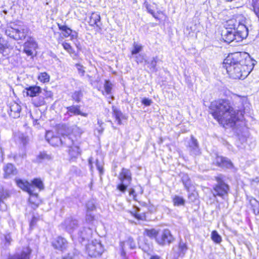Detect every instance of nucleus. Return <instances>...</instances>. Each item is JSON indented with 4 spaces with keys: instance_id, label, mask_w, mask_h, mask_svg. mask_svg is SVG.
<instances>
[{
    "instance_id": "nucleus-46",
    "label": "nucleus",
    "mask_w": 259,
    "mask_h": 259,
    "mask_svg": "<svg viewBox=\"0 0 259 259\" xmlns=\"http://www.w3.org/2000/svg\"><path fill=\"white\" fill-rule=\"evenodd\" d=\"M31 185H32L33 188H34V186L39 188V189H42L44 188V185L42 181L39 179H34L32 181Z\"/></svg>"
},
{
    "instance_id": "nucleus-58",
    "label": "nucleus",
    "mask_w": 259,
    "mask_h": 259,
    "mask_svg": "<svg viewBox=\"0 0 259 259\" xmlns=\"http://www.w3.org/2000/svg\"><path fill=\"white\" fill-rule=\"evenodd\" d=\"M24 52L28 55V56H31L33 54V50L29 49L28 48L26 47V46H24Z\"/></svg>"
},
{
    "instance_id": "nucleus-51",
    "label": "nucleus",
    "mask_w": 259,
    "mask_h": 259,
    "mask_svg": "<svg viewBox=\"0 0 259 259\" xmlns=\"http://www.w3.org/2000/svg\"><path fill=\"white\" fill-rule=\"evenodd\" d=\"M95 220V215L93 212H86L85 221L88 223H91Z\"/></svg>"
},
{
    "instance_id": "nucleus-23",
    "label": "nucleus",
    "mask_w": 259,
    "mask_h": 259,
    "mask_svg": "<svg viewBox=\"0 0 259 259\" xmlns=\"http://www.w3.org/2000/svg\"><path fill=\"white\" fill-rule=\"evenodd\" d=\"M158 57H155L150 60H145V65H147V67L152 72H156L157 71L156 64L158 61Z\"/></svg>"
},
{
    "instance_id": "nucleus-55",
    "label": "nucleus",
    "mask_w": 259,
    "mask_h": 259,
    "mask_svg": "<svg viewBox=\"0 0 259 259\" xmlns=\"http://www.w3.org/2000/svg\"><path fill=\"white\" fill-rule=\"evenodd\" d=\"M142 103L146 106H149L152 103V101H151V100H150L148 98H145L142 99Z\"/></svg>"
},
{
    "instance_id": "nucleus-50",
    "label": "nucleus",
    "mask_w": 259,
    "mask_h": 259,
    "mask_svg": "<svg viewBox=\"0 0 259 259\" xmlns=\"http://www.w3.org/2000/svg\"><path fill=\"white\" fill-rule=\"evenodd\" d=\"M96 165L97 167V169L99 170L100 174L101 175L104 172V169H103V163L102 161H100L98 159L96 160Z\"/></svg>"
},
{
    "instance_id": "nucleus-40",
    "label": "nucleus",
    "mask_w": 259,
    "mask_h": 259,
    "mask_svg": "<svg viewBox=\"0 0 259 259\" xmlns=\"http://www.w3.org/2000/svg\"><path fill=\"white\" fill-rule=\"evenodd\" d=\"M252 6L254 12L259 20V0H252Z\"/></svg>"
},
{
    "instance_id": "nucleus-1",
    "label": "nucleus",
    "mask_w": 259,
    "mask_h": 259,
    "mask_svg": "<svg viewBox=\"0 0 259 259\" xmlns=\"http://www.w3.org/2000/svg\"><path fill=\"white\" fill-rule=\"evenodd\" d=\"M256 61L245 52H236L229 54L224 60L225 68L231 78H244L252 70Z\"/></svg>"
},
{
    "instance_id": "nucleus-35",
    "label": "nucleus",
    "mask_w": 259,
    "mask_h": 259,
    "mask_svg": "<svg viewBox=\"0 0 259 259\" xmlns=\"http://www.w3.org/2000/svg\"><path fill=\"white\" fill-rule=\"evenodd\" d=\"M172 202L175 206H179L184 205L185 200L182 197L176 195L172 199Z\"/></svg>"
},
{
    "instance_id": "nucleus-37",
    "label": "nucleus",
    "mask_w": 259,
    "mask_h": 259,
    "mask_svg": "<svg viewBox=\"0 0 259 259\" xmlns=\"http://www.w3.org/2000/svg\"><path fill=\"white\" fill-rule=\"evenodd\" d=\"M86 212H93L96 209L95 201L93 200H89L86 203Z\"/></svg>"
},
{
    "instance_id": "nucleus-13",
    "label": "nucleus",
    "mask_w": 259,
    "mask_h": 259,
    "mask_svg": "<svg viewBox=\"0 0 259 259\" xmlns=\"http://www.w3.org/2000/svg\"><path fill=\"white\" fill-rule=\"evenodd\" d=\"M189 150L191 155H198L200 154V149L197 140L191 136V140L189 142Z\"/></svg>"
},
{
    "instance_id": "nucleus-64",
    "label": "nucleus",
    "mask_w": 259,
    "mask_h": 259,
    "mask_svg": "<svg viewBox=\"0 0 259 259\" xmlns=\"http://www.w3.org/2000/svg\"><path fill=\"white\" fill-rule=\"evenodd\" d=\"M45 98H48L52 96V93L51 92H46Z\"/></svg>"
},
{
    "instance_id": "nucleus-62",
    "label": "nucleus",
    "mask_w": 259,
    "mask_h": 259,
    "mask_svg": "<svg viewBox=\"0 0 259 259\" xmlns=\"http://www.w3.org/2000/svg\"><path fill=\"white\" fill-rule=\"evenodd\" d=\"M188 197L189 199L193 201L196 199V196L194 193H191L189 194Z\"/></svg>"
},
{
    "instance_id": "nucleus-15",
    "label": "nucleus",
    "mask_w": 259,
    "mask_h": 259,
    "mask_svg": "<svg viewBox=\"0 0 259 259\" xmlns=\"http://www.w3.org/2000/svg\"><path fill=\"white\" fill-rule=\"evenodd\" d=\"M67 111L66 114L69 116L80 115L83 117H87L88 113L81 112L80 110V106L72 105L66 108Z\"/></svg>"
},
{
    "instance_id": "nucleus-11",
    "label": "nucleus",
    "mask_w": 259,
    "mask_h": 259,
    "mask_svg": "<svg viewBox=\"0 0 259 259\" xmlns=\"http://www.w3.org/2000/svg\"><path fill=\"white\" fill-rule=\"evenodd\" d=\"M61 145H64L67 147H70L71 146L76 144L78 142V139L75 138L73 134H62L61 135Z\"/></svg>"
},
{
    "instance_id": "nucleus-43",
    "label": "nucleus",
    "mask_w": 259,
    "mask_h": 259,
    "mask_svg": "<svg viewBox=\"0 0 259 259\" xmlns=\"http://www.w3.org/2000/svg\"><path fill=\"white\" fill-rule=\"evenodd\" d=\"M211 239L217 243H219L222 241L221 236L216 231H213L211 233Z\"/></svg>"
},
{
    "instance_id": "nucleus-27",
    "label": "nucleus",
    "mask_w": 259,
    "mask_h": 259,
    "mask_svg": "<svg viewBox=\"0 0 259 259\" xmlns=\"http://www.w3.org/2000/svg\"><path fill=\"white\" fill-rule=\"evenodd\" d=\"M112 116L115 118L117 124L120 125L121 124V118L123 116V114L121 111L118 109L116 107L113 106L112 107Z\"/></svg>"
},
{
    "instance_id": "nucleus-41",
    "label": "nucleus",
    "mask_w": 259,
    "mask_h": 259,
    "mask_svg": "<svg viewBox=\"0 0 259 259\" xmlns=\"http://www.w3.org/2000/svg\"><path fill=\"white\" fill-rule=\"evenodd\" d=\"M38 78L41 82H47L50 80V76L46 72H42L39 74Z\"/></svg>"
},
{
    "instance_id": "nucleus-20",
    "label": "nucleus",
    "mask_w": 259,
    "mask_h": 259,
    "mask_svg": "<svg viewBox=\"0 0 259 259\" xmlns=\"http://www.w3.org/2000/svg\"><path fill=\"white\" fill-rule=\"evenodd\" d=\"M92 230L89 228H84L78 233V240L82 242L88 241L91 237Z\"/></svg>"
},
{
    "instance_id": "nucleus-12",
    "label": "nucleus",
    "mask_w": 259,
    "mask_h": 259,
    "mask_svg": "<svg viewBox=\"0 0 259 259\" xmlns=\"http://www.w3.org/2000/svg\"><path fill=\"white\" fill-rule=\"evenodd\" d=\"M10 191L2 187H0V211H5L7 209V205L4 201L10 197Z\"/></svg>"
},
{
    "instance_id": "nucleus-36",
    "label": "nucleus",
    "mask_w": 259,
    "mask_h": 259,
    "mask_svg": "<svg viewBox=\"0 0 259 259\" xmlns=\"http://www.w3.org/2000/svg\"><path fill=\"white\" fill-rule=\"evenodd\" d=\"M145 233L146 235L149 237L150 238H154L156 240V238L158 237L159 232L158 231H157L155 229H151L148 230L146 229L145 230Z\"/></svg>"
},
{
    "instance_id": "nucleus-47",
    "label": "nucleus",
    "mask_w": 259,
    "mask_h": 259,
    "mask_svg": "<svg viewBox=\"0 0 259 259\" xmlns=\"http://www.w3.org/2000/svg\"><path fill=\"white\" fill-rule=\"evenodd\" d=\"M63 48L70 55L74 54L75 51L71 45L67 42H63L62 44Z\"/></svg>"
},
{
    "instance_id": "nucleus-4",
    "label": "nucleus",
    "mask_w": 259,
    "mask_h": 259,
    "mask_svg": "<svg viewBox=\"0 0 259 259\" xmlns=\"http://www.w3.org/2000/svg\"><path fill=\"white\" fill-rule=\"evenodd\" d=\"M118 179L120 183L117 186V189L122 193H125L127 186L132 181V174L128 169L122 168L119 174Z\"/></svg>"
},
{
    "instance_id": "nucleus-34",
    "label": "nucleus",
    "mask_w": 259,
    "mask_h": 259,
    "mask_svg": "<svg viewBox=\"0 0 259 259\" xmlns=\"http://www.w3.org/2000/svg\"><path fill=\"white\" fill-rule=\"evenodd\" d=\"M58 27L62 31L64 37H67L71 35L72 30L66 25H61L58 24Z\"/></svg>"
},
{
    "instance_id": "nucleus-22",
    "label": "nucleus",
    "mask_w": 259,
    "mask_h": 259,
    "mask_svg": "<svg viewBox=\"0 0 259 259\" xmlns=\"http://www.w3.org/2000/svg\"><path fill=\"white\" fill-rule=\"evenodd\" d=\"M79 143L78 142L76 144L69 147V154L71 159H75L81 154V150L79 147Z\"/></svg>"
},
{
    "instance_id": "nucleus-9",
    "label": "nucleus",
    "mask_w": 259,
    "mask_h": 259,
    "mask_svg": "<svg viewBox=\"0 0 259 259\" xmlns=\"http://www.w3.org/2000/svg\"><path fill=\"white\" fill-rule=\"evenodd\" d=\"M52 244L55 249L62 252L65 251L68 246V242L66 239L60 236L55 238Z\"/></svg>"
},
{
    "instance_id": "nucleus-39",
    "label": "nucleus",
    "mask_w": 259,
    "mask_h": 259,
    "mask_svg": "<svg viewBox=\"0 0 259 259\" xmlns=\"http://www.w3.org/2000/svg\"><path fill=\"white\" fill-rule=\"evenodd\" d=\"M104 88L105 90V92L107 95H109L111 94L112 88V84L110 82L109 80H106L105 81Z\"/></svg>"
},
{
    "instance_id": "nucleus-48",
    "label": "nucleus",
    "mask_w": 259,
    "mask_h": 259,
    "mask_svg": "<svg viewBox=\"0 0 259 259\" xmlns=\"http://www.w3.org/2000/svg\"><path fill=\"white\" fill-rule=\"evenodd\" d=\"M24 46H26V47L28 48L29 49L34 50L36 48L37 44L34 40L30 39L26 41L24 44Z\"/></svg>"
},
{
    "instance_id": "nucleus-3",
    "label": "nucleus",
    "mask_w": 259,
    "mask_h": 259,
    "mask_svg": "<svg viewBox=\"0 0 259 259\" xmlns=\"http://www.w3.org/2000/svg\"><path fill=\"white\" fill-rule=\"evenodd\" d=\"M249 23V20L241 15L227 20L222 32L223 39L228 44L241 41L248 36Z\"/></svg>"
},
{
    "instance_id": "nucleus-54",
    "label": "nucleus",
    "mask_w": 259,
    "mask_h": 259,
    "mask_svg": "<svg viewBox=\"0 0 259 259\" xmlns=\"http://www.w3.org/2000/svg\"><path fill=\"white\" fill-rule=\"evenodd\" d=\"M78 253V251L74 249L73 253H68L67 256H64L63 259H73V256L77 255Z\"/></svg>"
},
{
    "instance_id": "nucleus-30",
    "label": "nucleus",
    "mask_w": 259,
    "mask_h": 259,
    "mask_svg": "<svg viewBox=\"0 0 259 259\" xmlns=\"http://www.w3.org/2000/svg\"><path fill=\"white\" fill-rule=\"evenodd\" d=\"M35 97V98L32 100V103L35 107H40L45 105V101L44 96L38 95Z\"/></svg>"
},
{
    "instance_id": "nucleus-56",
    "label": "nucleus",
    "mask_w": 259,
    "mask_h": 259,
    "mask_svg": "<svg viewBox=\"0 0 259 259\" xmlns=\"http://www.w3.org/2000/svg\"><path fill=\"white\" fill-rule=\"evenodd\" d=\"M76 66L77 67V70H78V73L81 76H83L85 71H84V70L83 69V66L80 65H79V64H76Z\"/></svg>"
},
{
    "instance_id": "nucleus-6",
    "label": "nucleus",
    "mask_w": 259,
    "mask_h": 259,
    "mask_svg": "<svg viewBox=\"0 0 259 259\" xmlns=\"http://www.w3.org/2000/svg\"><path fill=\"white\" fill-rule=\"evenodd\" d=\"M86 249L89 255L91 257L100 256L104 251L103 246L100 241L97 240L92 241L91 243L88 244Z\"/></svg>"
},
{
    "instance_id": "nucleus-38",
    "label": "nucleus",
    "mask_w": 259,
    "mask_h": 259,
    "mask_svg": "<svg viewBox=\"0 0 259 259\" xmlns=\"http://www.w3.org/2000/svg\"><path fill=\"white\" fill-rule=\"evenodd\" d=\"M122 244L123 248L124 249L125 245L129 246L131 249H134L136 247V243L132 238H128L125 242H121L120 244ZM121 246V245H120Z\"/></svg>"
},
{
    "instance_id": "nucleus-59",
    "label": "nucleus",
    "mask_w": 259,
    "mask_h": 259,
    "mask_svg": "<svg viewBox=\"0 0 259 259\" xmlns=\"http://www.w3.org/2000/svg\"><path fill=\"white\" fill-rule=\"evenodd\" d=\"M37 220L38 219L35 217L33 216L30 223V227L33 226L36 224Z\"/></svg>"
},
{
    "instance_id": "nucleus-29",
    "label": "nucleus",
    "mask_w": 259,
    "mask_h": 259,
    "mask_svg": "<svg viewBox=\"0 0 259 259\" xmlns=\"http://www.w3.org/2000/svg\"><path fill=\"white\" fill-rule=\"evenodd\" d=\"M36 159L38 162H42L51 160L52 156L51 154H49L46 152L43 151L39 153Z\"/></svg>"
},
{
    "instance_id": "nucleus-33",
    "label": "nucleus",
    "mask_w": 259,
    "mask_h": 259,
    "mask_svg": "<svg viewBox=\"0 0 259 259\" xmlns=\"http://www.w3.org/2000/svg\"><path fill=\"white\" fill-rule=\"evenodd\" d=\"M17 29L12 27L8 28L5 31V33L8 36L16 40H17Z\"/></svg>"
},
{
    "instance_id": "nucleus-14",
    "label": "nucleus",
    "mask_w": 259,
    "mask_h": 259,
    "mask_svg": "<svg viewBox=\"0 0 259 259\" xmlns=\"http://www.w3.org/2000/svg\"><path fill=\"white\" fill-rule=\"evenodd\" d=\"M15 182L18 187L20 189L24 191L27 192L30 194H32L33 191V186L28 181L23 180L20 179H16Z\"/></svg>"
},
{
    "instance_id": "nucleus-57",
    "label": "nucleus",
    "mask_w": 259,
    "mask_h": 259,
    "mask_svg": "<svg viewBox=\"0 0 259 259\" xmlns=\"http://www.w3.org/2000/svg\"><path fill=\"white\" fill-rule=\"evenodd\" d=\"M144 60V56L141 54H139L136 57L135 61L137 62V63H141L143 62Z\"/></svg>"
},
{
    "instance_id": "nucleus-31",
    "label": "nucleus",
    "mask_w": 259,
    "mask_h": 259,
    "mask_svg": "<svg viewBox=\"0 0 259 259\" xmlns=\"http://www.w3.org/2000/svg\"><path fill=\"white\" fill-rule=\"evenodd\" d=\"M15 140L16 142L22 144L23 146H25L27 143L28 139L23 134L18 133L15 136Z\"/></svg>"
},
{
    "instance_id": "nucleus-53",
    "label": "nucleus",
    "mask_w": 259,
    "mask_h": 259,
    "mask_svg": "<svg viewBox=\"0 0 259 259\" xmlns=\"http://www.w3.org/2000/svg\"><path fill=\"white\" fill-rule=\"evenodd\" d=\"M5 238V245L6 247L9 246L11 244V242L12 241L11 238V236L10 234H7L4 235Z\"/></svg>"
},
{
    "instance_id": "nucleus-26",
    "label": "nucleus",
    "mask_w": 259,
    "mask_h": 259,
    "mask_svg": "<svg viewBox=\"0 0 259 259\" xmlns=\"http://www.w3.org/2000/svg\"><path fill=\"white\" fill-rule=\"evenodd\" d=\"M31 250L29 248H26L23 250L21 254H15L10 256L8 259H29Z\"/></svg>"
},
{
    "instance_id": "nucleus-21",
    "label": "nucleus",
    "mask_w": 259,
    "mask_h": 259,
    "mask_svg": "<svg viewBox=\"0 0 259 259\" xmlns=\"http://www.w3.org/2000/svg\"><path fill=\"white\" fill-rule=\"evenodd\" d=\"M89 23L91 26H96L101 29V23L100 14L97 13H93L90 17Z\"/></svg>"
},
{
    "instance_id": "nucleus-44",
    "label": "nucleus",
    "mask_w": 259,
    "mask_h": 259,
    "mask_svg": "<svg viewBox=\"0 0 259 259\" xmlns=\"http://www.w3.org/2000/svg\"><path fill=\"white\" fill-rule=\"evenodd\" d=\"M82 97V94L80 91L74 92L72 95V99L77 103L80 101Z\"/></svg>"
},
{
    "instance_id": "nucleus-19",
    "label": "nucleus",
    "mask_w": 259,
    "mask_h": 259,
    "mask_svg": "<svg viewBox=\"0 0 259 259\" xmlns=\"http://www.w3.org/2000/svg\"><path fill=\"white\" fill-rule=\"evenodd\" d=\"M174 251L176 253L177 257H183L188 250V247L186 242L180 240L178 247L174 248Z\"/></svg>"
},
{
    "instance_id": "nucleus-42",
    "label": "nucleus",
    "mask_w": 259,
    "mask_h": 259,
    "mask_svg": "<svg viewBox=\"0 0 259 259\" xmlns=\"http://www.w3.org/2000/svg\"><path fill=\"white\" fill-rule=\"evenodd\" d=\"M142 45L134 42L133 44V49L131 52L132 55H134L138 54L142 51Z\"/></svg>"
},
{
    "instance_id": "nucleus-45",
    "label": "nucleus",
    "mask_w": 259,
    "mask_h": 259,
    "mask_svg": "<svg viewBox=\"0 0 259 259\" xmlns=\"http://www.w3.org/2000/svg\"><path fill=\"white\" fill-rule=\"evenodd\" d=\"M8 48V44L7 41L0 36V53H3L6 49Z\"/></svg>"
},
{
    "instance_id": "nucleus-63",
    "label": "nucleus",
    "mask_w": 259,
    "mask_h": 259,
    "mask_svg": "<svg viewBox=\"0 0 259 259\" xmlns=\"http://www.w3.org/2000/svg\"><path fill=\"white\" fill-rule=\"evenodd\" d=\"M89 164L90 167V170L91 171H93V162H92V158L91 157L89 159Z\"/></svg>"
},
{
    "instance_id": "nucleus-61",
    "label": "nucleus",
    "mask_w": 259,
    "mask_h": 259,
    "mask_svg": "<svg viewBox=\"0 0 259 259\" xmlns=\"http://www.w3.org/2000/svg\"><path fill=\"white\" fill-rule=\"evenodd\" d=\"M129 194L130 196H133L134 197H135L136 196L135 191L133 188H131L130 189Z\"/></svg>"
},
{
    "instance_id": "nucleus-18",
    "label": "nucleus",
    "mask_w": 259,
    "mask_h": 259,
    "mask_svg": "<svg viewBox=\"0 0 259 259\" xmlns=\"http://www.w3.org/2000/svg\"><path fill=\"white\" fill-rule=\"evenodd\" d=\"M21 111V106L18 103L13 102L10 106L9 114L12 117L17 118L20 117Z\"/></svg>"
},
{
    "instance_id": "nucleus-17",
    "label": "nucleus",
    "mask_w": 259,
    "mask_h": 259,
    "mask_svg": "<svg viewBox=\"0 0 259 259\" xmlns=\"http://www.w3.org/2000/svg\"><path fill=\"white\" fill-rule=\"evenodd\" d=\"M214 162L216 164L220 167L231 168L233 167L232 162L227 158L223 156H217Z\"/></svg>"
},
{
    "instance_id": "nucleus-24",
    "label": "nucleus",
    "mask_w": 259,
    "mask_h": 259,
    "mask_svg": "<svg viewBox=\"0 0 259 259\" xmlns=\"http://www.w3.org/2000/svg\"><path fill=\"white\" fill-rule=\"evenodd\" d=\"M26 94L31 97H36L41 93V88L39 87L33 85L26 88Z\"/></svg>"
},
{
    "instance_id": "nucleus-16",
    "label": "nucleus",
    "mask_w": 259,
    "mask_h": 259,
    "mask_svg": "<svg viewBox=\"0 0 259 259\" xmlns=\"http://www.w3.org/2000/svg\"><path fill=\"white\" fill-rule=\"evenodd\" d=\"M47 141L53 146H59L61 145V138L52 135V132H47L46 135Z\"/></svg>"
},
{
    "instance_id": "nucleus-60",
    "label": "nucleus",
    "mask_w": 259,
    "mask_h": 259,
    "mask_svg": "<svg viewBox=\"0 0 259 259\" xmlns=\"http://www.w3.org/2000/svg\"><path fill=\"white\" fill-rule=\"evenodd\" d=\"M121 256L122 257V259H126L125 257V251L123 248V247L122 246V244H121Z\"/></svg>"
},
{
    "instance_id": "nucleus-28",
    "label": "nucleus",
    "mask_w": 259,
    "mask_h": 259,
    "mask_svg": "<svg viewBox=\"0 0 259 259\" xmlns=\"http://www.w3.org/2000/svg\"><path fill=\"white\" fill-rule=\"evenodd\" d=\"M249 203L253 213L255 215H259V201L254 198H251L249 200Z\"/></svg>"
},
{
    "instance_id": "nucleus-49",
    "label": "nucleus",
    "mask_w": 259,
    "mask_h": 259,
    "mask_svg": "<svg viewBox=\"0 0 259 259\" xmlns=\"http://www.w3.org/2000/svg\"><path fill=\"white\" fill-rule=\"evenodd\" d=\"M139 209L138 208L135 213L132 212V214L139 220H145L146 219L145 213H139Z\"/></svg>"
},
{
    "instance_id": "nucleus-5",
    "label": "nucleus",
    "mask_w": 259,
    "mask_h": 259,
    "mask_svg": "<svg viewBox=\"0 0 259 259\" xmlns=\"http://www.w3.org/2000/svg\"><path fill=\"white\" fill-rule=\"evenodd\" d=\"M217 184L213 187V195L224 198L227 195L229 190V186L225 183L222 175H219L215 178Z\"/></svg>"
},
{
    "instance_id": "nucleus-7",
    "label": "nucleus",
    "mask_w": 259,
    "mask_h": 259,
    "mask_svg": "<svg viewBox=\"0 0 259 259\" xmlns=\"http://www.w3.org/2000/svg\"><path fill=\"white\" fill-rule=\"evenodd\" d=\"M174 241V237L168 229H164L161 232H159L156 242L161 245L169 244Z\"/></svg>"
},
{
    "instance_id": "nucleus-2",
    "label": "nucleus",
    "mask_w": 259,
    "mask_h": 259,
    "mask_svg": "<svg viewBox=\"0 0 259 259\" xmlns=\"http://www.w3.org/2000/svg\"><path fill=\"white\" fill-rule=\"evenodd\" d=\"M209 109L214 118L230 127L235 126L236 122L243 117L244 112L241 109H234L228 100H219L211 102Z\"/></svg>"
},
{
    "instance_id": "nucleus-52",
    "label": "nucleus",
    "mask_w": 259,
    "mask_h": 259,
    "mask_svg": "<svg viewBox=\"0 0 259 259\" xmlns=\"http://www.w3.org/2000/svg\"><path fill=\"white\" fill-rule=\"evenodd\" d=\"M144 5L146 7L147 12L150 14H153V13L154 12L153 6L148 4L147 1H145Z\"/></svg>"
},
{
    "instance_id": "nucleus-25",
    "label": "nucleus",
    "mask_w": 259,
    "mask_h": 259,
    "mask_svg": "<svg viewBox=\"0 0 259 259\" xmlns=\"http://www.w3.org/2000/svg\"><path fill=\"white\" fill-rule=\"evenodd\" d=\"M17 29V40L25 39L29 32V28L25 26H23Z\"/></svg>"
},
{
    "instance_id": "nucleus-8",
    "label": "nucleus",
    "mask_w": 259,
    "mask_h": 259,
    "mask_svg": "<svg viewBox=\"0 0 259 259\" xmlns=\"http://www.w3.org/2000/svg\"><path fill=\"white\" fill-rule=\"evenodd\" d=\"M62 227L69 233H72L78 227L77 220L72 217L67 218L62 224Z\"/></svg>"
},
{
    "instance_id": "nucleus-32",
    "label": "nucleus",
    "mask_w": 259,
    "mask_h": 259,
    "mask_svg": "<svg viewBox=\"0 0 259 259\" xmlns=\"http://www.w3.org/2000/svg\"><path fill=\"white\" fill-rule=\"evenodd\" d=\"M181 180L187 191H189L191 186V182L189 176L186 174H182L181 175Z\"/></svg>"
},
{
    "instance_id": "nucleus-10",
    "label": "nucleus",
    "mask_w": 259,
    "mask_h": 259,
    "mask_svg": "<svg viewBox=\"0 0 259 259\" xmlns=\"http://www.w3.org/2000/svg\"><path fill=\"white\" fill-rule=\"evenodd\" d=\"M3 177L5 179H10L18 173L16 167L12 163H7L3 167Z\"/></svg>"
}]
</instances>
